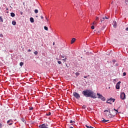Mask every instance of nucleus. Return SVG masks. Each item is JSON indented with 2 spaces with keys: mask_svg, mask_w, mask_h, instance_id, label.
<instances>
[{
  "mask_svg": "<svg viewBox=\"0 0 128 128\" xmlns=\"http://www.w3.org/2000/svg\"><path fill=\"white\" fill-rule=\"evenodd\" d=\"M120 81L118 82L116 84V90H120Z\"/></svg>",
  "mask_w": 128,
  "mask_h": 128,
  "instance_id": "7",
  "label": "nucleus"
},
{
  "mask_svg": "<svg viewBox=\"0 0 128 128\" xmlns=\"http://www.w3.org/2000/svg\"><path fill=\"white\" fill-rule=\"evenodd\" d=\"M0 38H4V35L2 34H0Z\"/></svg>",
  "mask_w": 128,
  "mask_h": 128,
  "instance_id": "31",
  "label": "nucleus"
},
{
  "mask_svg": "<svg viewBox=\"0 0 128 128\" xmlns=\"http://www.w3.org/2000/svg\"><path fill=\"white\" fill-rule=\"evenodd\" d=\"M76 76H80V73L79 72H76Z\"/></svg>",
  "mask_w": 128,
  "mask_h": 128,
  "instance_id": "24",
  "label": "nucleus"
},
{
  "mask_svg": "<svg viewBox=\"0 0 128 128\" xmlns=\"http://www.w3.org/2000/svg\"><path fill=\"white\" fill-rule=\"evenodd\" d=\"M53 46H54V42H53Z\"/></svg>",
  "mask_w": 128,
  "mask_h": 128,
  "instance_id": "44",
  "label": "nucleus"
},
{
  "mask_svg": "<svg viewBox=\"0 0 128 128\" xmlns=\"http://www.w3.org/2000/svg\"><path fill=\"white\" fill-rule=\"evenodd\" d=\"M70 128H74L73 127H70Z\"/></svg>",
  "mask_w": 128,
  "mask_h": 128,
  "instance_id": "47",
  "label": "nucleus"
},
{
  "mask_svg": "<svg viewBox=\"0 0 128 128\" xmlns=\"http://www.w3.org/2000/svg\"><path fill=\"white\" fill-rule=\"evenodd\" d=\"M120 98L122 100H126V94L124 92L121 93Z\"/></svg>",
  "mask_w": 128,
  "mask_h": 128,
  "instance_id": "6",
  "label": "nucleus"
},
{
  "mask_svg": "<svg viewBox=\"0 0 128 128\" xmlns=\"http://www.w3.org/2000/svg\"><path fill=\"white\" fill-rule=\"evenodd\" d=\"M82 94L86 98H96V94H94L92 90H84L82 92Z\"/></svg>",
  "mask_w": 128,
  "mask_h": 128,
  "instance_id": "1",
  "label": "nucleus"
},
{
  "mask_svg": "<svg viewBox=\"0 0 128 128\" xmlns=\"http://www.w3.org/2000/svg\"><path fill=\"white\" fill-rule=\"evenodd\" d=\"M113 62H114V60H113Z\"/></svg>",
  "mask_w": 128,
  "mask_h": 128,
  "instance_id": "46",
  "label": "nucleus"
},
{
  "mask_svg": "<svg viewBox=\"0 0 128 128\" xmlns=\"http://www.w3.org/2000/svg\"><path fill=\"white\" fill-rule=\"evenodd\" d=\"M34 54H38V51H36L35 52H34Z\"/></svg>",
  "mask_w": 128,
  "mask_h": 128,
  "instance_id": "29",
  "label": "nucleus"
},
{
  "mask_svg": "<svg viewBox=\"0 0 128 128\" xmlns=\"http://www.w3.org/2000/svg\"><path fill=\"white\" fill-rule=\"evenodd\" d=\"M10 122H12V120H8V122H7V123L9 124V126H12V123H10Z\"/></svg>",
  "mask_w": 128,
  "mask_h": 128,
  "instance_id": "12",
  "label": "nucleus"
},
{
  "mask_svg": "<svg viewBox=\"0 0 128 128\" xmlns=\"http://www.w3.org/2000/svg\"><path fill=\"white\" fill-rule=\"evenodd\" d=\"M30 22H34V18L31 17L30 18Z\"/></svg>",
  "mask_w": 128,
  "mask_h": 128,
  "instance_id": "9",
  "label": "nucleus"
},
{
  "mask_svg": "<svg viewBox=\"0 0 128 128\" xmlns=\"http://www.w3.org/2000/svg\"><path fill=\"white\" fill-rule=\"evenodd\" d=\"M114 110L116 112V114H118V110H116L115 108H114Z\"/></svg>",
  "mask_w": 128,
  "mask_h": 128,
  "instance_id": "30",
  "label": "nucleus"
},
{
  "mask_svg": "<svg viewBox=\"0 0 128 128\" xmlns=\"http://www.w3.org/2000/svg\"><path fill=\"white\" fill-rule=\"evenodd\" d=\"M34 12H35V14H38V10L36 9L34 10Z\"/></svg>",
  "mask_w": 128,
  "mask_h": 128,
  "instance_id": "18",
  "label": "nucleus"
},
{
  "mask_svg": "<svg viewBox=\"0 0 128 128\" xmlns=\"http://www.w3.org/2000/svg\"><path fill=\"white\" fill-rule=\"evenodd\" d=\"M28 52H32V50H30V49H29L28 50Z\"/></svg>",
  "mask_w": 128,
  "mask_h": 128,
  "instance_id": "40",
  "label": "nucleus"
},
{
  "mask_svg": "<svg viewBox=\"0 0 128 128\" xmlns=\"http://www.w3.org/2000/svg\"><path fill=\"white\" fill-rule=\"evenodd\" d=\"M46 21L47 22H48V18H46Z\"/></svg>",
  "mask_w": 128,
  "mask_h": 128,
  "instance_id": "37",
  "label": "nucleus"
},
{
  "mask_svg": "<svg viewBox=\"0 0 128 128\" xmlns=\"http://www.w3.org/2000/svg\"><path fill=\"white\" fill-rule=\"evenodd\" d=\"M41 18H42V20H44V16H41Z\"/></svg>",
  "mask_w": 128,
  "mask_h": 128,
  "instance_id": "38",
  "label": "nucleus"
},
{
  "mask_svg": "<svg viewBox=\"0 0 128 128\" xmlns=\"http://www.w3.org/2000/svg\"><path fill=\"white\" fill-rule=\"evenodd\" d=\"M82 108H85L86 106H82Z\"/></svg>",
  "mask_w": 128,
  "mask_h": 128,
  "instance_id": "41",
  "label": "nucleus"
},
{
  "mask_svg": "<svg viewBox=\"0 0 128 128\" xmlns=\"http://www.w3.org/2000/svg\"><path fill=\"white\" fill-rule=\"evenodd\" d=\"M20 14H22V12H20Z\"/></svg>",
  "mask_w": 128,
  "mask_h": 128,
  "instance_id": "45",
  "label": "nucleus"
},
{
  "mask_svg": "<svg viewBox=\"0 0 128 128\" xmlns=\"http://www.w3.org/2000/svg\"><path fill=\"white\" fill-rule=\"evenodd\" d=\"M2 124L0 123V128H1L2 127Z\"/></svg>",
  "mask_w": 128,
  "mask_h": 128,
  "instance_id": "34",
  "label": "nucleus"
},
{
  "mask_svg": "<svg viewBox=\"0 0 128 128\" xmlns=\"http://www.w3.org/2000/svg\"><path fill=\"white\" fill-rule=\"evenodd\" d=\"M104 20H106V18H104V17H101V18H100L101 22H102Z\"/></svg>",
  "mask_w": 128,
  "mask_h": 128,
  "instance_id": "11",
  "label": "nucleus"
},
{
  "mask_svg": "<svg viewBox=\"0 0 128 128\" xmlns=\"http://www.w3.org/2000/svg\"><path fill=\"white\" fill-rule=\"evenodd\" d=\"M36 18H38V16H36Z\"/></svg>",
  "mask_w": 128,
  "mask_h": 128,
  "instance_id": "50",
  "label": "nucleus"
},
{
  "mask_svg": "<svg viewBox=\"0 0 128 128\" xmlns=\"http://www.w3.org/2000/svg\"><path fill=\"white\" fill-rule=\"evenodd\" d=\"M96 20H98V17L96 18Z\"/></svg>",
  "mask_w": 128,
  "mask_h": 128,
  "instance_id": "35",
  "label": "nucleus"
},
{
  "mask_svg": "<svg viewBox=\"0 0 128 128\" xmlns=\"http://www.w3.org/2000/svg\"><path fill=\"white\" fill-rule=\"evenodd\" d=\"M73 96L77 100H79L80 98V94H78V93L76 92H74Z\"/></svg>",
  "mask_w": 128,
  "mask_h": 128,
  "instance_id": "3",
  "label": "nucleus"
},
{
  "mask_svg": "<svg viewBox=\"0 0 128 128\" xmlns=\"http://www.w3.org/2000/svg\"><path fill=\"white\" fill-rule=\"evenodd\" d=\"M126 2L128 3V0H126Z\"/></svg>",
  "mask_w": 128,
  "mask_h": 128,
  "instance_id": "42",
  "label": "nucleus"
},
{
  "mask_svg": "<svg viewBox=\"0 0 128 128\" xmlns=\"http://www.w3.org/2000/svg\"><path fill=\"white\" fill-rule=\"evenodd\" d=\"M73 122H74V121L73 122L72 120H70V124H72Z\"/></svg>",
  "mask_w": 128,
  "mask_h": 128,
  "instance_id": "25",
  "label": "nucleus"
},
{
  "mask_svg": "<svg viewBox=\"0 0 128 128\" xmlns=\"http://www.w3.org/2000/svg\"><path fill=\"white\" fill-rule=\"evenodd\" d=\"M91 28H92V30H94V26H91Z\"/></svg>",
  "mask_w": 128,
  "mask_h": 128,
  "instance_id": "26",
  "label": "nucleus"
},
{
  "mask_svg": "<svg viewBox=\"0 0 128 128\" xmlns=\"http://www.w3.org/2000/svg\"><path fill=\"white\" fill-rule=\"evenodd\" d=\"M20 66H24V62H20Z\"/></svg>",
  "mask_w": 128,
  "mask_h": 128,
  "instance_id": "20",
  "label": "nucleus"
},
{
  "mask_svg": "<svg viewBox=\"0 0 128 128\" xmlns=\"http://www.w3.org/2000/svg\"><path fill=\"white\" fill-rule=\"evenodd\" d=\"M58 63L59 64H62V62H60V61H58Z\"/></svg>",
  "mask_w": 128,
  "mask_h": 128,
  "instance_id": "27",
  "label": "nucleus"
},
{
  "mask_svg": "<svg viewBox=\"0 0 128 128\" xmlns=\"http://www.w3.org/2000/svg\"><path fill=\"white\" fill-rule=\"evenodd\" d=\"M52 114V113L50 112H48V113L46 114V116H50Z\"/></svg>",
  "mask_w": 128,
  "mask_h": 128,
  "instance_id": "21",
  "label": "nucleus"
},
{
  "mask_svg": "<svg viewBox=\"0 0 128 128\" xmlns=\"http://www.w3.org/2000/svg\"><path fill=\"white\" fill-rule=\"evenodd\" d=\"M44 29L45 30H48V28L47 26H44Z\"/></svg>",
  "mask_w": 128,
  "mask_h": 128,
  "instance_id": "16",
  "label": "nucleus"
},
{
  "mask_svg": "<svg viewBox=\"0 0 128 128\" xmlns=\"http://www.w3.org/2000/svg\"><path fill=\"white\" fill-rule=\"evenodd\" d=\"M63 60H64V62H66V58L63 59Z\"/></svg>",
  "mask_w": 128,
  "mask_h": 128,
  "instance_id": "33",
  "label": "nucleus"
},
{
  "mask_svg": "<svg viewBox=\"0 0 128 128\" xmlns=\"http://www.w3.org/2000/svg\"><path fill=\"white\" fill-rule=\"evenodd\" d=\"M86 128H94V127L92 126H88V125L86 126Z\"/></svg>",
  "mask_w": 128,
  "mask_h": 128,
  "instance_id": "15",
  "label": "nucleus"
},
{
  "mask_svg": "<svg viewBox=\"0 0 128 128\" xmlns=\"http://www.w3.org/2000/svg\"><path fill=\"white\" fill-rule=\"evenodd\" d=\"M21 120L23 122H24L26 124V120H24V118H22L21 119Z\"/></svg>",
  "mask_w": 128,
  "mask_h": 128,
  "instance_id": "17",
  "label": "nucleus"
},
{
  "mask_svg": "<svg viewBox=\"0 0 128 128\" xmlns=\"http://www.w3.org/2000/svg\"><path fill=\"white\" fill-rule=\"evenodd\" d=\"M0 22H4V19H2V16H0Z\"/></svg>",
  "mask_w": 128,
  "mask_h": 128,
  "instance_id": "19",
  "label": "nucleus"
},
{
  "mask_svg": "<svg viewBox=\"0 0 128 128\" xmlns=\"http://www.w3.org/2000/svg\"><path fill=\"white\" fill-rule=\"evenodd\" d=\"M114 100H116V99L114 98H110V99H108L106 102L107 104H112V102H114Z\"/></svg>",
  "mask_w": 128,
  "mask_h": 128,
  "instance_id": "5",
  "label": "nucleus"
},
{
  "mask_svg": "<svg viewBox=\"0 0 128 128\" xmlns=\"http://www.w3.org/2000/svg\"><path fill=\"white\" fill-rule=\"evenodd\" d=\"M104 114L108 118H112L114 116L110 114V112L108 110H105L104 111Z\"/></svg>",
  "mask_w": 128,
  "mask_h": 128,
  "instance_id": "2",
  "label": "nucleus"
},
{
  "mask_svg": "<svg viewBox=\"0 0 128 128\" xmlns=\"http://www.w3.org/2000/svg\"><path fill=\"white\" fill-rule=\"evenodd\" d=\"M126 30H128V28H126Z\"/></svg>",
  "mask_w": 128,
  "mask_h": 128,
  "instance_id": "39",
  "label": "nucleus"
},
{
  "mask_svg": "<svg viewBox=\"0 0 128 128\" xmlns=\"http://www.w3.org/2000/svg\"><path fill=\"white\" fill-rule=\"evenodd\" d=\"M12 24H13V26H16V21H12Z\"/></svg>",
  "mask_w": 128,
  "mask_h": 128,
  "instance_id": "14",
  "label": "nucleus"
},
{
  "mask_svg": "<svg viewBox=\"0 0 128 128\" xmlns=\"http://www.w3.org/2000/svg\"><path fill=\"white\" fill-rule=\"evenodd\" d=\"M84 78H88V76H84Z\"/></svg>",
  "mask_w": 128,
  "mask_h": 128,
  "instance_id": "36",
  "label": "nucleus"
},
{
  "mask_svg": "<svg viewBox=\"0 0 128 128\" xmlns=\"http://www.w3.org/2000/svg\"><path fill=\"white\" fill-rule=\"evenodd\" d=\"M108 88H110V87H108Z\"/></svg>",
  "mask_w": 128,
  "mask_h": 128,
  "instance_id": "49",
  "label": "nucleus"
},
{
  "mask_svg": "<svg viewBox=\"0 0 128 128\" xmlns=\"http://www.w3.org/2000/svg\"><path fill=\"white\" fill-rule=\"evenodd\" d=\"M62 58H64V56H62Z\"/></svg>",
  "mask_w": 128,
  "mask_h": 128,
  "instance_id": "43",
  "label": "nucleus"
},
{
  "mask_svg": "<svg viewBox=\"0 0 128 128\" xmlns=\"http://www.w3.org/2000/svg\"><path fill=\"white\" fill-rule=\"evenodd\" d=\"M102 120H102V122H104V123H105V122H109L108 120H105L104 118H102Z\"/></svg>",
  "mask_w": 128,
  "mask_h": 128,
  "instance_id": "8",
  "label": "nucleus"
},
{
  "mask_svg": "<svg viewBox=\"0 0 128 128\" xmlns=\"http://www.w3.org/2000/svg\"><path fill=\"white\" fill-rule=\"evenodd\" d=\"M97 96H98V98H100L103 102H104V100H106V98H104V97L102 95L100 94V93H97Z\"/></svg>",
  "mask_w": 128,
  "mask_h": 128,
  "instance_id": "4",
  "label": "nucleus"
},
{
  "mask_svg": "<svg viewBox=\"0 0 128 128\" xmlns=\"http://www.w3.org/2000/svg\"><path fill=\"white\" fill-rule=\"evenodd\" d=\"M66 66H68V64H66Z\"/></svg>",
  "mask_w": 128,
  "mask_h": 128,
  "instance_id": "48",
  "label": "nucleus"
},
{
  "mask_svg": "<svg viewBox=\"0 0 128 128\" xmlns=\"http://www.w3.org/2000/svg\"><path fill=\"white\" fill-rule=\"evenodd\" d=\"M10 16H12V18L14 17V16H16V14H14V12H11L10 13Z\"/></svg>",
  "mask_w": 128,
  "mask_h": 128,
  "instance_id": "13",
  "label": "nucleus"
},
{
  "mask_svg": "<svg viewBox=\"0 0 128 128\" xmlns=\"http://www.w3.org/2000/svg\"><path fill=\"white\" fill-rule=\"evenodd\" d=\"M126 76V72H124L123 73V76Z\"/></svg>",
  "mask_w": 128,
  "mask_h": 128,
  "instance_id": "23",
  "label": "nucleus"
},
{
  "mask_svg": "<svg viewBox=\"0 0 128 128\" xmlns=\"http://www.w3.org/2000/svg\"><path fill=\"white\" fill-rule=\"evenodd\" d=\"M76 42V38H72V40L71 44H74V42Z\"/></svg>",
  "mask_w": 128,
  "mask_h": 128,
  "instance_id": "10",
  "label": "nucleus"
},
{
  "mask_svg": "<svg viewBox=\"0 0 128 128\" xmlns=\"http://www.w3.org/2000/svg\"><path fill=\"white\" fill-rule=\"evenodd\" d=\"M29 110H34V108H32V107H30V108H29Z\"/></svg>",
  "mask_w": 128,
  "mask_h": 128,
  "instance_id": "22",
  "label": "nucleus"
},
{
  "mask_svg": "<svg viewBox=\"0 0 128 128\" xmlns=\"http://www.w3.org/2000/svg\"><path fill=\"white\" fill-rule=\"evenodd\" d=\"M92 24H96V22H93Z\"/></svg>",
  "mask_w": 128,
  "mask_h": 128,
  "instance_id": "32",
  "label": "nucleus"
},
{
  "mask_svg": "<svg viewBox=\"0 0 128 128\" xmlns=\"http://www.w3.org/2000/svg\"><path fill=\"white\" fill-rule=\"evenodd\" d=\"M104 18L106 19V20H108V18H109V17H108V16H105V17H104Z\"/></svg>",
  "mask_w": 128,
  "mask_h": 128,
  "instance_id": "28",
  "label": "nucleus"
}]
</instances>
